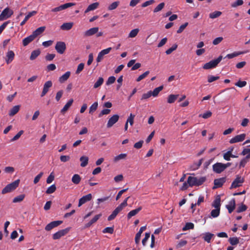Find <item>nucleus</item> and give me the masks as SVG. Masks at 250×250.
I'll use <instances>...</instances> for the list:
<instances>
[{
  "instance_id": "obj_1",
  "label": "nucleus",
  "mask_w": 250,
  "mask_h": 250,
  "mask_svg": "<svg viewBox=\"0 0 250 250\" xmlns=\"http://www.w3.org/2000/svg\"><path fill=\"white\" fill-rule=\"evenodd\" d=\"M130 197H127L123 203L119 205L112 212V213L108 217V221L113 220L117 215V214L125 207L127 206V200Z\"/></svg>"
},
{
  "instance_id": "obj_2",
  "label": "nucleus",
  "mask_w": 250,
  "mask_h": 250,
  "mask_svg": "<svg viewBox=\"0 0 250 250\" xmlns=\"http://www.w3.org/2000/svg\"><path fill=\"white\" fill-rule=\"evenodd\" d=\"M206 178L201 177L197 178L195 177L189 176L188 178L187 182L189 187L194 186H199L202 185L206 181Z\"/></svg>"
},
{
  "instance_id": "obj_3",
  "label": "nucleus",
  "mask_w": 250,
  "mask_h": 250,
  "mask_svg": "<svg viewBox=\"0 0 250 250\" xmlns=\"http://www.w3.org/2000/svg\"><path fill=\"white\" fill-rule=\"evenodd\" d=\"M20 181V180L18 179L14 182L8 184L4 188H3L1 193L2 194H5L14 190L19 186Z\"/></svg>"
},
{
  "instance_id": "obj_4",
  "label": "nucleus",
  "mask_w": 250,
  "mask_h": 250,
  "mask_svg": "<svg viewBox=\"0 0 250 250\" xmlns=\"http://www.w3.org/2000/svg\"><path fill=\"white\" fill-rule=\"evenodd\" d=\"M222 56H219L216 59L210 61L208 62L205 63L203 68L204 69H209L216 67L218 64L222 60Z\"/></svg>"
},
{
  "instance_id": "obj_5",
  "label": "nucleus",
  "mask_w": 250,
  "mask_h": 250,
  "mask_svg": "<svg viewBox=\"0 0 250 250\" xmlns=\"http://www.w3.org/2000/svg\"><path fill=\"white\" fill-rule=\"evenodd\" d=\"M13 14V11L9 7H6L0 14V21L9 18Z\"/></svg>"
},
{
  "instance_id": "obj_6",
  "label": "nucleus",
  "mask_w": 250,
  "mask_h": 250,
  "mask_svg": "<svg viewBox=\"0 0 250 250\" xmlns=\"http://www.w3.org/2000/svg\"><path fill=\"white\" fill-rule=\"evenodd\" d=\"M55 48L58 53L62 54L66 50V44L63 42H56Z\"/></svg>"
},
{
  "instance_id": "obj_7",
  "label": "nucleus",
  "mask_w": 250,
  "mask_h": 250,
  "mask_svg": "<svg viewBox=\"0 0 250 250\" xmlns=\"http://www.w3.org/2000/svg\"><path fill=\"white\" fill-rule=\"evenodd\" d=\"M75 5V4L72 2L66 3L58 7L52 9L51 12H58Z\"/></svg>"
},
{
  "instance_id": "obj_8",
  "label": "nucleus",
  "mask_w": 250,
  "mask_h": 250,
  "mask_svg": "<svg viewBox=\"0 0 250 250\" xmlns=\"http://www.w3.org/2000/svg\"><path fill=\"white\" fill-rule=\"evenodd\" d=\"M244 179L243 178H242L239 175H237L236 178L234 179L231 184L230 188H236L240 187L242 184L244 183Z\"/></svg>"
},
{
  "instance_id": "obj_9",
  "label": "nucleus",
  "mask_w": 250,
  "mask_h": 250,
  "mask_svg": "<svg viewBox=\"0 0 250 250\" xmlns=\"http://www.w3.org/2000/svg\"><path fill=\"white\" fill-rule=\"evenodd\" d=\"M69 230V228H66L60 230L55 233L52 236L54 240H57L66 234Z\"/></svg>"
},
{
  "instance_id": "obj_10",
  "label": "nucleus",
  "mask_w": 250,
  "mask_h": 250,
  "mask_svg": "<svg viewBox=\"0 0 250 250\" xmlns=\"http://www.w3.org/2000/svg\"><path fill=\"white\" fill-rule=\"evenodd\" d=\"M52 82L51 81H48L44 83L42 91L41 94V97H44L46 94L49 91V88L52 87Z\"/></svg>"
},
{
  "instance_id": "obj_11",
  "label": "nucleus",
  "mask_w": 250,
  "mask_h": 250,
  "mask_svg": "<svg viewBox=\"0 0 250 250\" xmlns=\"http://www.w3.org/2000/svg\"><path fill=\"white\" fill-rule=\"evenodd\" d=\"M62 221L60 220L52 221L45 226V229L46 231H50L53 228L61 225L62 223Z\"/></svg>"
},
{
  "instance_id": "obj_12",
  "label": "nucleus",
  "mask_w": 250,
  "mask_h": 250,
  "mask_svg": "<svg viewBox=\"0 0 250 250\" xmlns=\"http://www.w3.org/2000/svg\"><path fill=\"white\" fill-rule=\"evenodd\" d=\"M119 119V116L117 114L113 115L108 120L106 126L107 128L111 127Z\"/></svg>"
},
{
  "instance_id": "obj_13",
  "label": "nucleus",
  "mask_w": 250,
  "mask_h": 250,
  "mask_svg": "<svg viewBox=\"0 0 250 250\" xmlns=\"http://www.w3.org/2000/svg\"><path fill=\"white\" fill-rule=\"evenodd\" d=\"M246 137V134L243 133L240 135H237L234 137L231 138L229 142L230 144H234L238 142H241L244 141Z\"/></svg>"
},
{
  "instance_id": "obj_14",
  "label": "nucleus",
  "mask_w": 250,
  "mask_h": 250,
  "mask_svg": "<svg viewBox=\"0 0 250 250\" xmlns=\"http://www.w3.org/2000/svg\"><path fill=\"white\" fill-rule=\"evenodd\" d=\"M213 170L216 173H220L225 170L224 164L216 163L212 166Z\"/></svg>"
},
{
  "instance_id": "obj_15",
  "label": "nucleus",
  "mask_w": 250,
  "mask_h": 250,
  "mask_svg": "<svg viewBox=\"0 0 250 250\" xmlns=\"http://www.w3.org/2000/svg\"><path fill=\"white\" fill-rule=\"evenodd\" d=\"M226 181V177H222L216 179L214 180V186L213 189H215L221 187Z\"/></svg>"
},
{
  "instance_id": "obj_16",
  "label": "nucleus",
  "mask_w": 250,
  "mask_h": 250,
  "mask_svg": "<svg viewBox=\"0 0 250 250\" xmlns=\"http://www.w3.org/2000/svg\"><path fill=\"white\" fill-rule=\"evenodd\" d=\"M92 195L91 193H89L86 195L83 196L79 199L78 207H81L82 205L90 201L92 199Z\"/></svg>"
},
{
  "instance_id": "obj_17",
  "label": "nucleus",
  "mask_w": 250,
  "mask_h": 250,
  "mask_svg": "<svg viewBox=\"0 0 250 250\" xmlns=\"http://www.w3.org/2000/svg\"><path fill=\"white\" fill-rule=\"evenodd\" d=\"M15 57V53L12 50H8L6 53L5 57V62L8 64L10 63L14 60Z\"/></svg>"
},
{
  "instance_id": "obj_18",
  "label": "nucleus",
  "mask_w": 250,
  "mask_h": 250,
  "mask_svg": "<svg viewBox=\"0 0 250 250\" xmlns=\"http://www.w3.org/2000/svg\"><path fill=\"white\" fill-rule=\"evenodd\" d=\"M236 206L235 199H232L229 203L228 205H227L226 207L228 209L229 213H231L235 209Z\"/></svg>"
},
{
  "instance_id": "obj_19",
  "label": "nucleus",
  "mask_w": 250,
  "mask_h": 250,
  "mask_svg": "<svg viewBox=\"0 0 250 250\" xmlns=\"http://www.w3.org/2000/svg\"><path fill=\"white\" fill-rule=\"evenodd\" d=\"M146 226L141 227L139 231L137 233L135 237V241L136 244H138L140 243V238L143 232L146 229Z\"/></svg>"
},
{
  "instance_id": "obj_20",
  "label": "nucleus",
  "mask_w": 250,
  "mask_h": 250,
  "mask_svg": "<svg viewBox=\"0 0 250 250\" xmlns=\"http://www.w3.org/2000/svg\"><path fill=\"white\" fill-rule=\"evenodd\" d=\"M99 28L98 27H93L89 30L86 31L84 33V35L86 37L91 36H92L96 33H97L98 32Z\"/></svg>"
},
{
  "instance_id": "obj_21",
  "label": "nucleus",
  "mask_w": 250,
  "mask_h": 250,
  "mask_svg": "<svg viewBox=\"0 0 250 250\" xmlns=\"http://www.w3.org/2000/svg\"><path fill=\"white\" fill-rule=\"evenodd\" d=\"M45 29V26H41L39 27L34 31H33L31 35L35 39L37 37L42 34L44 31Z\"/></svg>"
},
{
  "instance_id": "obj_22",
  "label": "nucleus",
  "mask_w": 250,
  "mask_h": 250,
  "mask_svg": "<svg viewBox=\"0 0 250 250\" xmlns=\"http://www.w3.org/2000/svg\"><path fill=\"white\" fill-rule=\"evenodd\" d=\"M102 216V214L95 215L88 223L85 225V228H89L93 224L96 223Z\"/></svg>"
},
{
  "instance_id": "obj_23",
  "label": "nucleus",
  "mask_w": 250,
  "mask_h": 250,
  "mask_svg": "<svg viewBox=\"0 0 250 250\" xmlns=\"http://www.w3.org/2000/svg\"><path fill=\"white\" fill-rule=\"evenodd\" d=\"M73 103V100L72 99H70L67 103L65 104L63 107L61 109V112L62 114H64L66 112L69 107L72 105Z\"/></svg>"
},
{
  "instance_id": "obj_24",
  "label": "nucleus",
  "mask_w": 250,
  "mask_h": 250,
  "mask_svg": "<svg viewBox=\"0 0 250 250\" xmlns=\"http://www.w3.org/2000/svg\"><path fill=\"white\" fill-rule=\"evenodd\" d=\"M37 13V12L36 11H33L32 12H29L28 14L25 16L24 19L21 22L20 24L21 26H23L30 18L35 15Z\"/></svg>"
},
{
  "instance_id": "obj_25",
  "label": "nucleus",
  "mask_w": 250,
  "mask_h": 250,
  "mask_svg": "<svg viewBox=\"0 0 250 250\" xmlns=\"http://www.w3.org/2000/svg\"><path fill=\"white\" fill-rule=\"evenodd\" d=\"M142 209V207H139V208H138L135 209L131 210L127 214V217L128 219H129L132 216H134L135 215H136Z\"/></svg>"
},
{
  "instance_id": "obj_26",
  "label": "nucleus",
  "mask_w": 250,
  "mask_h": 250,
  "mask_svg": "<svg viewBox=\"0 0 250 250\" xmlns=\"http://www.w3.org/2000/svg\"><path fill=\"white\" fill-rule=\"evenodd\" d=\"M71 73L70 71H67L63 75H62L59 78V82L61 83H63L68 80L70 76Z\"/></svg>"
},
{
  "instance_id": "obj_27",
  "label": "nucleus",
  "mask_w": 250,
  "mask_h": 250,
  "mask_svg": "<svg viewBox=\"0 0 250 250\" xmlns=\"http://www.w3.org/2000/svg\"><path fill=\"white\" fill-rule=\"evenodd\" d=\"M20 106L19 105H15L13 106L9 112V115L10 116H13L17 114L20 110Z\"/></svg>"
},
{
  "instance_id": "obj_28",
  "label": "nucleus",
  "mask_w": 250,
  "mask_h": 250,
  "mask_svg": "<svg viewBox=\"0 0 250 250\" xmlns=\"http://www.w3.org/2000/svg\"><path fill=\"white\" fill-rule=\"evenodd\" d=\"M88 157L85 156H83L80 157V161L81 162V166L82 167H86L88 163Z\"/></svg>"
},
{
  "instance_id": "obj_29",
  "label": "nucleus",
  "mask_w": 250,
  "mask_h": 250,
  "mask_svg": "<svg viewBox=\"0 0 250 250\" xmlns=\"http://www.w3.org/2000/svg\"><path fill=\"white\" fill-rule=\"evenodd\" d=\"M203 159L202 158L198 162L194 163L191 166L190 168L192 170L198 169L202 164Z\"/></svg>"
},
{
  "instance_id": "obj_30",
  "label": "nucleus",
  "mask_w": 250,
  "mask_h": 250,
  "mask_svg": "<svg viewBox=\"0 0 250 250\" xmlns=\"http://www.w3.org/2000/svg\"><path fill=\"white\" fill-rule=\"evenodd\" d=\"M35 38L33 37L32 35L28 36L27 37L24 38L22 40V44L23 45L25 46L27 45L29 43H30L31 42H32Z\"/></svg>"
},
{
  "instance_id": "obj_31",
  "label": "nucleus",
  "mask_w": 250,
  "mask_h": 250,
  "mask_svg": "<svg viewBox=\"0 0 250 250\" xmlns=\"http://www.w3.org/2000/svg\"><path fill=\"white\" fill-rule=\"evenodd\" d=\"M241 154L243 156L246 155V157L244 158L249 161L250 159V148H244L242 151Z\"/></svg>"
},
{
  "instance_id": "obj_32",
  "label": "nucleus",
  "mask_w": 250,
  "mask_h": 250,
  "mask_svg": "<svg viewBox=\"0 0 250 250\" xmlns=\"http://www.w3.org/2000/svg\"><path fill=\"white\" fill-rule=\"evenodd\" d=\"M73 25L72 22H65L61 25V28L63 30H69L72 28Z\"/></svg>"
},
{
  "instance_id": "obj_33",
  "label": "nucleus",
  "mask_w": 250,
  "mask_h": 250,
  "mask_svg": "<svg viewBox=\"0 0 250 250\" xmlns=\"http://www.w3.org/2000/svg\"><path fill=\"white\" fill-rule=\"evenodd\" d=\"M179 95L170 94L167 97V102L169 104H172L177 99Z\"/></svg>"
},
{
  "instance_id": "obj_34",
  "label": "nucleus",
  "mask_w": 250,
  "mask_h": 250,
  "mask_svg": "<svg viewBox=\"0 0 250 250\" xmlns=\"http://www.w3.org/2000/svg\"><path fill=\"white\" fill-rule=\"evenodd\" d=\"M81 180V176L78 174H75L72 177L71 181L75 185H78L80 183Z\"/></svg>"
},
{
  "instance_id": "obj_35",
  "label": "nucleus",
  "mask_w": 250,
  "mask_h": 250,
  "mask_svg": "<svg viewBox=\"0 0 250 250\" xmlns=\"http://www.w3.org/2000/svg\"><path fill=\"white\" fill-rule=\"evenodd\" d=\"M214 234L210 232H206L204 234L203 239L207 243H209Z\"/></svg>"
},
{
  "instance_id": "obj_36",
  "label": "nucleus",
  "mask_w": 250,
  "mask_h": 250,
  "mask_svg": "<svg viewBox=\"0 0 250 250\" xmlns=\"http://www.w3.org/2000/svg\"><path fill=\"white\" fill-rule=\"evenodd\" d=\"M248 51H244V52H235L231 54H229L227 55L225 58H227L229 59L233 58L235 57H237L239 56V55L243 54L244 53H247Z\"/></svg>"
},
{
  "instance_id": "obj_37",
  "label": "nucleus",
  "mask_w": 250,
  "mask_h": 250,
  "mask_svg": "<svg viewBox=\"0 0 250 250\" xmlns=\"http://www.w3.org/2000/svg\"><path fill=\"white\" fill-rule=\"evenodd\" d=\"M98 5H99L98 2H94V3H93L91 4H90L88 6L87 9L85 10V13H87L90 11H92V10L96 9V8H97Z\"/></svg>"
},
{
  "instance_id": "obj_38",
  "label": "nucleus",
  "mask_w": 250,
  "mask_h": 250,
  "mask_svg": "<svg viewBox=\"0 0 250 250\" xmlns=\"http://www.w3.org/2000/svg\"><path fill=\"white\" fill-rule=\"evenodd\" d=\"M40 53H41V51L39 49L33 51L31 52V55L30 57V59L31 60H35L40 55Z\"/></svg>"
},
{
  "instance_id": "obj_39",
  "label": "nucleus",
  "mask_w": 250,
  "mask_h": 250,
  "mask_svg": "<svg viewBox=\"0 0 250 250\" xmlns=\"http://www.w3.org/2000/svg\"><path fill=\"white\" fill-rule=\"evenodd\" d=\"M220 201L221 199L220 197L216 198L212 203V206L214 207L215 208L220 209Z\"/></svg>"
},
{
  "instance_id": "obj_40",
  "label": "nucleus",
  "mask_w": 250,
  "mask_h": 250,
  "mask_svg": "<svg viewBox=\"0 0 250 250\" xmlns=\"http://www.w3.org/2000/svg\"><path fill=\"white\" fill-rule=\"evenodd\" d=\"M163 89V86L161 85L158 87L155 88L153 91H151L152 95L153 97H156L158 96L159 93Z\"/></svg>"
},
{
  "instance_id": "obj_41",
  "label": "nucleus",
  "mask_w": 250,
  "mask_h": 250,
  "mask_svg": "<svg viewBox=\"0 0 250 250\" xmlns=\"http://www.w3.org/2000/svg\"><path fill=\"white\" fill-rule=\"evenodd\" d=\"M104 80L103 78L102 77H99L98 80L97 81V82L94 83V88H97L101 86L103 83H104Z\"/></svg>"
},
{
  "instance_id": "obj_42",
  "label": "nucleus",
  "mask_w": 250,
  "mask_h": 250,
  "mask_svg": "<svg viewBox=\"0 0 250 250\" xmlns=\"http://www.w3.org/2000/svg\"><path fill=\"white\" fill-rule=\"evenodd\" d=\"M194 225L192 223L188 222L187 223L185 226L183 228L182 230L186 231L190 229H193Z\"/></svg>"
},
{
  "instance_id": "obj_43",
  "label": "nucleus",
  "mask_w": 250,
  "mask_h": 250,
  "mask_svg": "<svg viewBox=\"0 0 250 250\" xmlns=\"http://www.w3.org/2000/svg\"><path fill=\"white\" fill-rule=\"evenodd\" d=\"M120 4V2L118 1L113 2L111 4H110L108 7V10H113L117 8V7L119 6Z\"/></svg>"
},
{
  "instance_id": "obj_44",
  "label": "nucleus",
  "mask_w": 250,
  "mask_h": 250,
  "mask_svg": "<svg viewBox=\"0 0 250 250\" xmlns=\"http://www.w3.org/2000/svg\"><path fill=\"white\" fill-rule=\"evenodd\" d=\"M247 209V206L243 204H241L240 205L236 210V212L237 213H240L243 211H245Z\"/></svg>"
},
{
  "instance_id": "obj_45",
  "label": "nucleus",
  "mask_w": 250,
  "mask_h": 250,
  "mask_svg": "<svg viewBox=\"0 0 250 250\" xmlns=\"http://www.w3.org/2000/svg\"><path fill=\"white\" fill-rule=\"evenodd\" d=\"M165 5L164 2H161L158 4L153 10L154 13H157L162 10Z\"/></svg>"
},
{
  "instance_id": "obj_46",
  "label": "nucleus",
  "mask_w": 250,
  "mask_h": 250,
  "mask_svg": "<svg viewBox=\"0 0 250 250\" xmlns=\"http://www.w3.org/2000/svg\"><path fill=\"white\" fill-rule=\"evenodd\" d=\"M25 197L24 194H21L16 197H15L13 200V203H18L22 201Z\"/></svg>"
},
{
  "instance_id": "obj_47",
  "label": "nucleus",
  "mask_w": 250,
  "mask_h": 250,
  "mask_svg": "<svg viewBox=\"0 0 250 250\" xmlns=\"http://www.w3.org/2000/svg\"><path fill=\"white\" fill-rule=\"evenodd\" d=\"M126 156L127 155L126 153L120 154L114 157V162H118L120 160L125 159Z\"/></svg>"
},
{
  "instance_id": "obj_48",
  "label": "nucleus",
  "mask_w": 250,
  "mask_h": 250,
  "mask_svg": "<svg viewBox=\"0 0 250 250\" xmlns=\"http://www.w3.org/2000/svg\"><path fill=\"white\" fill-rule=\"evenodd\" d=\"M221 12L217 11L210 13L209 17L211 19H215L217 17H219L221 15Z\"/></svg>"
},
{
  "instance_id": "obj_49",
  "label": "nucleus",
  "mask_w": 250,
  "mask_h": 250,
  "mask_svg": "<svg viewBox=\"0 0 250 250\" xmlns=\"http://www.w3.org/2000/svg\"><path fill=\"white\" fill-rule=\"evenodd\" d=\"M233 149L231 148L230 150L228 151L226 153L224 154L223 158L225 160L229 161L230 160L231 152Z\"/></svg>"
},
{
  "instance_id": "obj_50",
  "label": "nucleus",
  "mask_w": 250,
  "mask_h": 250,
  "mask_svg": "<svg viewBox=\"0 0 250 250\" xmlns=\"http://www.w3.org/2000/svg\"><path fill=\"white\" fill-rule=\"evenodd\" d=\"M220 210L219 208H215L211 210L210 214L211 216L213 218H216L220 214Z\"/></svg>"
},
{
  "instance_id": "obj_51",
  "label": "nucleus",
  "mask_w": 250,
  "mask_h": 250,
  "mask_svg": "<svg viewBox=\"0 0 250 250\" xmlns=\"http://www.w3.org/2000/svg\"><path fill=\"white\" fill-rule=\"evenodd\" d=\"M98 105V102H95L93 103L89 108V113L92 114L97 109Z\"/></svg>"
},
{
  "instance_id": "obj_52",
  "label": "nucleus",
  "mask_w": 250,
  "mask_h": 250,
  "mask_svg": "<svg viewBox=\"0 0 250 250\" xmlns=\"http://www.w3.org/2000/svg\"><path fill=\"white\" fill-rule=\"evenodd\" d=\"M231 245H236L239 243V239L237 237H230L229 240Z\"/></svg>"
},
{
  "instance_id": "obj_53",
  "label": "nucleus",
  "mask_w": 250,
  "mask_h": 250,
  "mask_svg": "<svg viewBox=\"0 0 250 250\" xmlns=\"http://www.w3.org/2000/svg\"><path fill=\"white\" fill-rule=\"evenodd\" d=\"M139 31V29L136 28L132 30L129 34L128 37L129 38H134L138 34Z\"/></svg>"
},
{
  "instance_id": "obj_54",
  "label": "nucleus",
  "mask_w": 250,
  "mask_h": 250,
  "mask_svg": "<svg viewBox=\"0 0 250 250\" xmlns=\"http://www.w3.org/2000/svg\"><path fill=\"white\" fill-rule=\"evenodd\" d=\"M56 189V186L53 184L50 186L46 190V193L47 194H51L55 191Z\"/></svg>"
},
{
  "instance_id": "obj_55",
  "label": "nucleus",
  "mask_w": 250,
  "mask_h": 250,
  "mask_svg": "<svg viewBox=\"0 0 250 250\" xmlns=\"http://www.w3.org/2000/svg\"><path fill=\"white\" fill-rule=\"evenodd\" d=\"M149 74V71H146L145 73H144L142 75H140L137 78V79H136V81L138 82L141 81L142 80L145 79L146 77H147Z\"/></svg>"
},
{
  "instance_id": "obj_56",
  "label": "nucleus",
  "mask_w": 250,
  "mask_h": 250,
  "mask_svg": "<svg viewBox=\"0 0 250 250\" xmlns=\"http://www.w3.org/2000/svg\"><path fill=\"white\" fill-rule=\"evenodd\" d=\"M177 47L178 45L176 44H174V45H172V47H171L170 48L166 50V53L167 55L171 54L173 51L177 49Z\"/></svg>"
},
{
  "instance_id": "obj_57",
  "label": "nucleus",
  "mask_w": 250,
  "mask_h": 250,
  "mask_svg": "<svg viewBox=\"0 0 250 250\" xmlns=\"http://www.w3.org/2000/svg\"><path fill=\"white\" fill-rule=\"evenodd\" d=\"M103 232L104 233H108L112 234L114 232V227H106L103 230Z\"/></svg>"
},
{
  "instance_id": "obj_58",
  "label": "nucleus",
  "mask_w": 250,
  "mask_h": 250,
  "mask_svg": "<svg viewBox=\"0 0 250 250\" xmlns=\"http://www.w3.org/2000/svg\"><path fill=\"white\" fill-rule=\"evenodd\" d=\"M219 79V76H214L212 75H208V83H212L214 81L218 80Z\"/></svg>"
},
{
  "instance_id": "obj_59",
  "label": "nucleus",
  "mask_w": 250,
  "mask_h": 250,
  "mask_svg": "<svg viewBox=\"0 0 250 250\" xmlns=\"http://www.w3.org/2000/svg\"><path fill=\"white\" fill-rule=\"evenodd\" d=\"M134 117L135 115L132 113H130L126 122L128 124V123H129L130 125H132L134 123Z\"/></svg>"
},
{
  "instance_id": "obj_60",
  "label": "nucleus",
  "mask_w": 250,
  "mask_h": 250,
  "mask_svg": "<svg viewBox=\"0 0 250 250\" xmlns=\"http://www.w3.org/2000/svg\"><path fill=\"white\" fill-rule=\"evenodd\" d=\"M188 22H185L184 24L181 25L179 29L177 31V33L178 34H180L182 33L184 30L186 28V27L188 25Z\"/></svg>"
},
{
  "instance_id": "obj_61",
  "label": "nucleus",
  "mask_w": 250,
  "mask_h": 250,
  "mask_svg": "<svg viewBox=\"0 0 250 250\" xmlns=\"http://www.w3.org/2000/svg\"><path fill=\"white\" fill-rule=\"evenodd\" d=\"M212 113L210 111H208L203 114H200L199 117H201L204 119H208L211 116Z\"/></svg>"
},
{
  "instance_id": "obj_62",
  "label": "nucleus",
  "mask_w": 250,
  "mask_h": 250,
  "mask_svg": "<svg viewBox=\"0 0 250 250\" xmlns=\"http://www.w3.org/2000/svg\"><path fill=\"white\" fill-rule=\"evenodd\" d=\"M244 2L243 0H237L236 1L231 4L232 7H236L238 6L242 5Z\"/></svg>"
},
{
  "instance_id": "obj_63",
  "label": "nucleus",
  "mask_w": 250,
  "mask_h": 250,
  "mask_svg": "<svg viewBox=\"0 0 250 250\" xmlns=\"http://www.w3.org/2000/svg\"><path fill=\"white\" fill-rule=\"evenodd\" d=\"M110 109H104L101 111V112L99 113L98 116L99 117H101L102 116L104 115H107L110 113Z\"/></svg>"
},
{
  "instance_id": "obj_64",
  "label": "nucleus",
  "mask_w": 250,
  "mask_h": 250,
  "mask_svg": "<svg viewBox=\"0 0 250 250\" xmlns=\"http://www.w3.org/2000/svg\"><path fill=\"white\" fill-rule=\"evenodd\" d=\"M116 80V78L114 76H110L108 78L107 81L106 82V85H110L113 83Z\"/></svg>"
}]
</instances>
